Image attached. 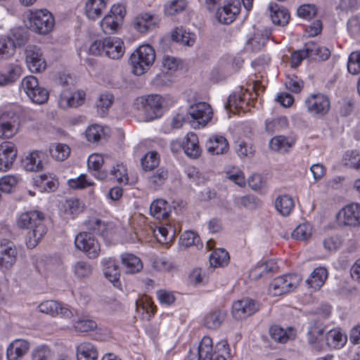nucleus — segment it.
I'll return each mask as SVG.
<instances>
[{"instance_id": "obj_38", "label": "nucleus", "mask_w": 360, "mask_h": 360, "mask_svg": "<svg viewBox=\"0 0 360 360\" xmlns=\"http://www.w3.org/2000/svg\"><path fill=\"white\" fill-rule=\"evenodd\" d=\"M103 274L111 283H116L120 278V270L115 260L112 258H105L102 260Z\"/></svg>"}, {"instance_id": "obj_49", "label": "nucleus", "mask_w": 360, "mask_h": 360, "mask_svg": "<svg viewBox=\"0 0 360 360\" xmlns=\"http://www.w3.org/2000/svg\"><path fill=\"white\" fill-rule=\"evenodd\" d=\"M162 67L167 73L173 74L181 68V60L176 57L166 55L162 58Z\"/></svg>"}, {"instance_id": "obj_31", "label": "nucleus", "mask_w": 360, "mask_h": 360, "mask_svg": "<svg viewBox=\"0 0 360 360\" xmlns=\"http://www.w3.org/2000/svg\"><path fill=\"white\" fill-rule=\"evenodd\" d=\"M76 356L77 360H97L98 352L94 345L84 342L77 347Z\"/></svg>"}, {"instance_id": "obj_5", "label": "nucleus", "mask_w": 360, "mask_h": 360, "mask_svg": "<svg viewBox=\"0 0 360 360\" xmlns=\"http://www.w3.org/2000/svg\"><path fill=\"white\" fill-rule=\"evenodd\" d=\"M212 110L211 106L205 102H199L189 107L187 119L193 127H203L211 120Z\"/></svg>"}, {"instance_id": "obj_33", "label": "nucleus", "mask_w": 360, "mask_h": 360, "mask_svg": "<svg viewBox=\"0 0 360 360\" xmlns=\"http://www.w3.org/2000/svg\"><path fill=\"white\" fill-rule=\"evenodd\" d=\"M25 18L30 22H54L53 14L46 8L29 10L25 13Z\"/></svg>"}, {"instance_id": "obj_34", "label": "nucleus", "mask_w": 360, "mask_h": 360, "mask_svg": "<svg viewBox=\"0 0 360 360\" xmlns=\"http://www.w3.org/2000/svg\"><path fill=\"white\" fill-rule=\"evenodd\" d=\"M347 341V337L339 329H333L327 333L326 335V345L333 349H340L343 347Z\"/></svg>"}, {"instance_id": "obj_53", "label": "nucleus", "mask_w": 360, "mask_h": 360, "mask_svg": "<svg viewBox=\"0 0 360 360\" xmlns=\"http://www.w3.org/2000/svg\"><path fill=\"white\" fill-rule=\"evenodd\" d=\"M186 6V0H172L165 5L164 11L167 15H174L184 11Z\"/></svg>"}, {"instance_id": "obj_40", "label": "nucleus", "mask_w": 360, "mask_h": 360, "mask_svg": "<svg viewBox=\"0 0 360 360\" xmlns=\"http://www.w3.org/2000/svg\"><path fill=\"white\" fill-rule=\"evenodd\" d=\"M269 9L272 22H289L290 14L286 8L271 3Z\"/></svg>"}, {"instance_id": "obj_44", "label": "nucleus", "mask_w": 360, "mask_h": 360, "mask_svg": "<svg viewBox=\"0 0 360 360\" xmlns=\"http://www.w3.org/2000/svg\"><path fill=\"white\" fill-rule=\"evenodd\" d=\"M276 210L283 216H288L295 207V202L292 197L288 195L278 196L275 202Z\"/></svg>"}, {"instance_id": "obj_14", "label": "nucleus", "mask_w": 360, "mask_h": 360, "mask_svg": "<svg viewBox=\"0 0 360 360\" xmlns=\"http://www.w3.org/2000/svg\"><path fill=\"white\" fill-rule=\"evenodd\" d=\"M258 304L255 300L244 298L235 302L232 305V316L236 320H242L252 315L258 310Z\"/></svg>"}, {"instance_id": "obj_59", "label": "nucleus", "mask_w": 360, "mask_h": 360, "mask_svg": "<svg viewBox=\"0 0 360 360\" xmlns=\"http://www.w3.org/2000/svg\"><path fill=\"white\" fill-rule=\"evenodd\" d=\"M20 86L21 89L28 97L32 93L35 91L37 88H39L41 86L39 84L37 79L32 75L24 77L21 81Z\"/></svg>"}, {"instance_id": "obj_57", "label": "nucleus", "mask_w": 360, "mask_h": 360, "mask_svg": "<svg viewBox=\"0 0 360 360\" xmlns=\"http://www.w3.org/2000/svg\"><path fill=\"white\" fill-rule=\"evenodd\" d=\"M159 157L156 152L150 151L141 159V165L145 171H150L159 165Z\"/></svg>"}, {"instance_id": "obj_15", "label": "nucleus", "mask_w": 360, "mask_h": 360, "mask_svg": "<svg viewBox=\"0 0 360 360\" xmlns=\"http://www.w3.org/2000/svg\"><path fill=\"white\" fill-rule=\"evenodd\" d=\"M17 157V149L12 142H4L0 145V172L11 169Z\"/></svg>"}, {"instance_id": "obj_1", "label": "nucleus", "mask_w": 360, "mask_h": 360, "mask_svg": "<svg viewBox=\"0 0 360 360\" xmlns=\"http://www.w3.org/2000/svg\"><path fill=\"white\" fill-rule=\"evenodd\" d=\"M18 225L26 229V245L28 248H35L46 233L44 224V215L42 212L33 210L22 213L18 219Z\"/></svg>"}, {"instance_id": "obj_22", "label": "nucleus", "mask_w": 360, "mask_h": 360, "mask_svg": "<svg viewBox=\"0 0 360 360\" xmlns=\"http://www.w3.org/2000/svg\"><path fill=\"white\" fill-rule=\"evenodd\" d=\"M108 0H88L85 5V14L88 20L96 21L100 19L105 9Z\"/></svg>"}, {"instance_id": "obj_51", "label": "nucleus", "mask_w": 360, "mask_h": 360, "mask_svg": "<svg viewBox=\"0 0 360 360\" xmlns=\"http://www.w3.org/2000/svg\"><path fill=\"white\" fill-rule=\"evenodd\" d=\"M16 48L9 37H0V56L8 59L15 55Z\"/></svg>"}, {"instance_id": "obj_2", "label": "nucleus", "mask_w": 360, "mask_h": 360, "mask_svg": "<svg viewBox=\"0 0 360 360\" xmlns=\"http://www.w3.org/2000/svg\"><path fill=\"white\" fill-rule=\"evenodd\" d=\"M217 351L212 352V340L210 337H204L200 341L198 350L190 352L188 360H226L229 356V345L226 340L219 341Z\"/></svg>"}, {"instance_id": "obj_37", "label": "nucleus", "mask_w": 360, "mask_h": 360, "mask_svg": "<svg viewBox=\"0 0 360 360\" xmlns=\"http://www.w3.org/2000/svg\"><path fill=\"white\" fill-rule=\"evenodd\" d=\"M276 267V264L273 260L259 262L250 270V276L252 279H259L262 277L273 272Z\"/></svg>"}, {"instance_id": "obj_60", "label": "nucleus", "mask_w": 360, "mask_h": 360, "mask_svg": "<svg viewBox=\"0 0 360 360\" xmlns=\"http://www.w3.org/2000/svg\"><path fill=\"white\" fill-rule=\"evenodd\" d=\"M348 72L352 75L360 73V51L351 53L347 61Z\"/></svg>"}, {"instance_id": "obj_20", "label": "nucleus", "mask_w": 360, "mask_h": 360, "mask_svg": "<svg viewBox=\"0 0 360 360\" xmlns=\"http://www.w3.org/2000/svg\"><path fill=\"white\" fill-rule=\"evenodd\" d=\"M18 251L11 242L0 243V266L8 269L13 266L17 258Z\"/></svg>"}, {"instance_id": "obj_6", "label": "nucleus", "mask_w": 360, "mask_h": 360, "mask_svg": "<svg viewBox=\"0 0 360 360\" xmlns=\"http://www.w3.org/2000/svg\"><path fill=\"white\" fill-rule=\"evenodd\" d=\"M298 274H287L276 278L269 288V292L273 296H280L293 291L301 282Z\"/></svg>"}, {"instance_id": "obj_63", "label": "nucleus", "mask_w": 360, "mask_h": 360, "mask_svg": "<svg viewBox=\"0 0 360 360\" xmlns=\"http://www.w3.org/2000/svg\"><path fill=\"white\" fill-rule=\"evenodd\" d=\"M344 165L348 167L360 169V154L356 151H348L343 159Z\"/></svg>"}, {"instance_id": "obj_13", "label": "nucleus", "mask_w": 360, "mask_h": 360, "mask_svg": "<svg viewBox=\"0 0 360 360\" xmlns=\"http://www.w3.org/2000/svg\"><path fill=\"white\" fill-rule=\"evenodd\" d=\"M253 37L248 39L245 49L247 51L257 52L260 51L264 46L265 41L271 34L270 29H268L264 24H255Z\"/></svg>"}, {"instance_id": "obj_9", "label": "nucleus", "mask_w": 360, "mask_h": 360, "mask_svg": "<svg viewBox=\"0 0 360 360\" xmlns=\"http://www.w3.org/2000/svg\"><path fill=\"white\" fill-rule=\"evenodd\" d=\"M20 119L13 110H8L0 115V138L10 139L18 131Z\"/></svg>"}, {"instance_id": "obj_18", "label": "nucleus", "mask_w": 360, "mask_h": 360, "mask_svg": "<svg viewBox=\"0 0 360 360\" xmlns=\"http://www.w3.org/2000/svg\"><path fill=\"white\" fill-rule=\"evenodd\" d=\"M104 56L112 60L120 59L124 52L125 48L123 41L117 37H107L105 39Z\"/></svg>"}, {"instance_id": "obj_42", "label": "nucleus", "mask_w": 360, "mask_h": 360, "mask_svg": "<svg viewBox=\"0 0 360 360\" xmlns=\"http://www.w3.org/2000/svg\"><path fill=\"white\" fill-rule=\"evenodd\" d=\"M210 265L214 268L224 267L229 262V255L223 248H218L214 250L209 257Z\"/></svg>"}, {"instance_id": "obj_26", "label": "nucleus", "mask_w": 360, "mask_h": 360, "mask_svg": "<svg viewBox=\"0 0 360 360\" xmlns=\"http://www.w3.org/2000/svg\"><path fill=\"white\" fill-rule=\"evenodd\" d=\"M45 158L44 153L33 151L30 153L22 161L23 167L26 171L38 172L43 168L42 161Z\"/></svg>"}, {"instance_id": "obj_55", "label": "nucleus", "mask_w": 360, "mask_h": 360, "mask_svg": "<svg viewBox=\"0 0 360 360\" xmlns=\"http://www.w3.org/2000/svg\"><path fill=\"white\" fill-rule=\"evenodd\" d=\"M86 226L89 230L105 236L108 232V225L98 219H91L86 222Z\"/></svg>"}, {"instance_id": "obj_43", "label": "nucleus", "mask_w": 360, "mask_h": 360, "mask_svg": "<svg viewBox=\"0 0 360 360\" xmlns=\"http://www.w3.org/2000/svg\"><path fill=\"white\" fill-rule=\"evenodd\" d=\"M171 37L173 41L188 46H193L195 41V35L187 32L183 27H177L172 32Z\"/></svg>"}, {"instance_id": "obj_16", "label": "nucleus", "mask_w": 360, "mask_h": 360, "mask_svg": "<svg viewBox=\"0 0 360 360\" xmlns=\"http://www.w3.org/2000/svg\"><path fill=\"white\" fill-rule=\"evenodd\" d=\"M240 11L238 0H226L225 5L217 11L219 22H233Z\"/></svg>"}, {"instance_id": "obj_29", "label": "nucleus", "mask_w": 360, "mask_h": 360, "mask_svg": "<svg viewBox=\"0 0 360 360\" xmlns=\"http://www.w3.org/2000/svg\"><path fill=\"white\" fill-rule=\"evenodd\" d=\"M121 262L127 274H136L143 269L141 259L133 254H122Z\"/></svg>"}, {"instance_id": "obj_27", "label": "nucleus", "mask_w": 360, "mask_h": 360, "mask_svg": "<svg viewBox=\"0 0 360 360\" xmlns=\"http://www.w3.org/2000/svg\"><path fill=\"white\" fill-rule=\"evenodd\" d=\"M9 38L15 47L20 48L25 46L29 39V27L25 25H19L11 30Z\"/></svg>"}, {"instance_id": "obj_50", "label": "nucleus", "mask_w": 360, "mask_h": 360, "mask_svg": "<svg viewBox=\"0 0 360 360\" xmlns=\"http://www.w3.org/2000/svg\"><path fill=\"white\" fill-rule=\"evenodd\" d=\"M52 158L57 161H64L70 154V148L65 143H56L50 149Z\"/></svg>"}, {"instance_id": "obj_35", "label": "nucleus", "mask_w": 360, "mask_h": 360, "mask_svg": "<svg viewBox=\"0 0 360 360\" xmlns=\"http://www.w3.org/2000/svg\"><path fill=\"white\" fill-rule=\"evenodd\" d=\"M295 144L291 137L282 135L273 137L269 141L270 148L274 151L287 153Z\"/></svg>"}, {"instance_id": "obj_58", "label": "nucleus", "mask_w": 360, "mask_h": 360, "mask_svg": "<svg viewBox=\"0 0 360 360\" xmlns=\"http://www.w3.org/2000/svg\"><path fill=\"white\" fill-rule=\"evenodd\" d=\"M20 180V176L15 174H8L0 179V190L8 193L15 187Z\"/></svg>"}, {"instance_id": "obj_62", "label": "nucleus", "mask_w": 360, "mask_h": 360, "mask_svg": "<svg viewBox=\"0 0 360 360\" xmlns=\"http://www.w3.org/2000/svg\"><path fill=\"white\" fill-rule=\"evenodd\" d=\"M97 324L94 321L85 318L78 319L73 321V327L79 332H88L94 330Z\"/></svg>"}, {"instance_id": "obj_56", "label": "nucleus", "mask_w": 360, "mask_h": 360, "mask_svg": "<svg viewBox=\"0 0 360 360\" xmlns=\"http://www.w3.org/2000/svg\"><path fill=\"white\" fill-rule=\"evenodd\" d=\"M66 214L74 218L82 211L83 207L78 199L67 200L63 205Z\"/></svg>"}, {"instance_id": "obj_48", "label": "nucleus", "mask_w": 360, "mask_h": 360, "mask_svg": "<svg viewBox=\"0 0 360 360\" xmlns=\"http://www.w3.org/2000/svg\"><path fill=\"white\" fill-rule=\"evenodd\" d=\"M114 101L115 97L112 94L108 91L101 93L96 101V107L99 113L102 115H105L112 106Z\"/></svg>"}, {"instance_id": "obj_7", "label": "nucleus", "mask_w": 360, "mask_h": 360, "mask_svg": "<svg viewBox=\"0 0 360 360\" xmlns=\"http://www.w3.org/2000/svg\"><path fill=\"white\" fill-rule=\"evenodd\" d=\"M307 112L314 117L321 118L330 109L329 98L323 94H311L304 101Z\"/></svg>"}, {"instance_id": "obj_8", "label": "nucleus", "mask_w": 360, "mask_h": 360, "mask_svg": "<svg viewBox=\"0 0 360 360\" xmlns=\"http://www.w3.org/2000/svg\"><path fill=\"white\" fill-rule=\"evenodd\" d=\"M75 245L77 249L84 252L91 259L96 258L101 252L100 244L89 232L78 233L75 238Z\"/></svg>"}, {"instance_id": "obj_30", "label": "nucleus", "mask_w": 360, "mask_h": 360, "mask_svg": "<svg viewBox=\"0 0 360 360\" xmlns=\"http://www.w3.org/2000/svg\"><path fill=\"white\" fill-rule=\"evenodd\" d=\"M34 185L41 192L54 191L58 185V181L55 176L51 174H40L34 179Z\"/></svg>"}, {"instance_id": "obj_64", "label": "nucleus", "mask_w": 360, "mask_h": 360, "mask_svg": "<svg viewBox=\"0 0 360 360\" xmlns=\"http://www.w3.org/2000/svg\"><path fill=\"white\" fill-rule=\"evenodd\" d=\"M29 98L32 103L41 105L48 101L49 92L45 88L40 86L39 88H37L35 91L29 96Z\"/></svg>"}, {"instance_id": "obj_17", "label": "nucleus", "mask_w": 360, "mask_h": 360, "mask_svg": "<svg viewBox=\"0 0 360 360\" xmlns=\"http://www.w3.org/2000/svg\"><path fill=\"white\" fill-rule=\"evenodd\" d=\"M85 94L82 91L72 92L65 89L61 92L58 99V106L62 109L76 108L82 104Z\"/></svg>"}, {"instance_id": "obj_23", "label": "nucleus", "mask_w": 360, "mask_h": 360, "mask_svg": "<svg viewBox=\"0 0 360 360\" xmlns=\"http://www.w3.org/2000/svg\"><path fill=\"white\" fill-rule=\"evenodd\" d=\"M225 310L216 309L208 312L204 317L203 325L210 330L219 328L226 317Z\"/></svg>"}, {"instance_id": "obj_46", "label": "nucleus", "mask_w": 360, "mask_h": 360, "mask_svg": "<svg viewBox=\"0 0 360 360\" xmlns=\"http://www.w3.org/2000/svg\"><path fill=\"white\" fill-rule=\"evenodd\" d=\"M288 121L286 117L281 116L276 118L266 120L265 129L268 133L273 134L287 129Z\"/></svg>"}, {"instance_id": "obj_36", "label": "nucleus", "mask_w": 360, "mask_h": 360, "mask_svg": "<svg viewBox=\"0 0 360 360\" xmlns=\"http://www.w3.org/2000/svg\"><path fill=\"white\" fill-rule=\"evenodd\" d=\"M328 277V271L324 267H317L310 274V276L307 279L306 283L307 285L314 290L319 289L325 283Z\"/></svg>"}, {"instance_id": "obj_19", "label": "nucleus", "mask_w": 360, "mask_h": 360, "mask_svg": "<svg viewBox=\"0 0 360 360\" xmlns=\"http://www.w3.org/2000/svg\"><path fill=\"white\" fill-rule=\"evenodd\" d=\"M30 342L24 339H15L11 342L6 349L8 360H20L29 351Z\"/></svg>"}, {"instance_id": "obj_3", "label": "nucleus", "mask_w": 360, "mask_h": 360, "mask_svg": "<svg viewBox=\"0 0 360 360\" xmlns=\"http://www.w3.org/2000/svg\"><path fill=\"white\" fill-rule=\"evenodd\" d=\"M155 60V49L149 44L139 46L129 58L131 72L134 75L141 76L148 72Z\"/></svg>"}, {"instance_id": "obj_25", "label": "nucleus", "mask_w": 360, "mask_h": 360, "mask_svg": "<svg viewBox=\"0 0 360 360\" xmlns=\"http://www.w3.org/2000/svg\"><path fill=\"white\" fill-rule=\"evenodd\" d=\"M172 211L171 205L164 199L154 200L150 206V214L157 219L168 218Z\"/></svg>"}, {"instance_id": "obj_24", "label": "nucleus", "mask_w": 360, "mask_h": 360, "mask_svg": "<svg viewBox=\"0 0 360 360\" xmlns=\"http://www.w3.org/2000/svg\"><path fill=\"white\" fill-rule=\"evenodd\" d=\"M182 147L186 155L191 158H198L201 154L198 138L194 133L190 132L186 135Z\"/></svg>"}, {"instance_id": "obj_39", "label": "nucleus", "mask_w": 360, "mask_h": 360, "mask_svg": "<svg viewBox=\"0 0 360 360\" xmlns=\"http://www.w3.org/2000/svg\"><path fill=\"white\" fill-rule=\"evenodd\" d=\"M103 163V157L97 153L89 155L87 160L89 169L95 171L96 173L94 174V176L99 180H104L108 178V174L105 172L99 171Z\"/></svg>"}, {"instance_id": "obj_4", "label": "nucleus", "mask_w": 360, "mask_h": 360, "mask_svg": "<svg viewBox=\"0 0 360 360\" xmlns=\"http://www.w3.org/2000/svg\"><path fill=\"white\" fill-rule=\"evenodd\" d=\"M162 105V98L157 94L147 97L141 96L134 101V107L145 115L147 121L153 120L160 116Z\"/></svg>"}, {"instance_id": "obj_10", "label": "nucleus", "mask_w": 360, "mask_h": 360, "mask_svg": "<svg viewBox=\"0 0 360 360\" xmlns=\"http://www.w3.org/2000/svg\"><path fill=\"white\" fill-rule=\"evenodd\" d=\"M25 62L32 72H41L46 67V63L41 49L34 45H29L26 47Z\"/></svg>"}, {"instance_id": "obj_47", "label": "nucleus", "mask_w": 360, "mask_h": 360, "mask_svg": "<svg viewBox=\"0 0 360 360\" xmlns=\"http://www.w3.org/2000/svg\"><path fill=\"white\" fill-rule=\"evenodd\" d=\"M109 179L116 181L119 184H127L129 181L127 169L124 165L118 163L114 165L110 173Z\"/></svg>"}, {"instance_id": "obj_11", "label": "nucleus", "mask_w": 360, "mask_h": 360, "mask_svg": "<svg viewBox=\"0 0 360 360\" xmlns=\"http://www.w3.org/2000/svg\"><path fill=\"white\" fill-rule=\"evenodd\" d=\"M37 309L39 312L52 317L60 316L61 318L69 319L72 316V312L67 305L56 300L44 301L37 306Z\"/></svg>"}, {"instance_id": "obj_32", "label": "nucleus", "mask_w": 360, "mask_h": 360, "mask_svg": "<svg viewBox=\"0 0 360 360\" xmlns=\"http://www.w3.org/2000/svg\"><path fill=\"white\" fill-rule=\"evenodd\" d=\"M325 325L321 321H312L309 322L308 326V341L311 345L320 343L323 339V332Z\"/></svg>"}, {"instance_id": "obj_41", "label": "nucleus", "mask_w": 360, "mask_h": 360, "mask_svg": "<svg viewBox=\"0 0 360 360\" xmlns=\"http://www.w3.org/2000/svg\"><path fill=\"white\" fill-rule=\"evenodd\" d=\"M126 8L121 4H113L101 22H119L123 21L126 15Z\"/></svg>"}, {"instance_id": "obj_54", "label": "nucleus", "mask_w": 360, "mask_h": 360, "mask_svg": "<svg viewBox=\"0 0 360 360\" xmlns=\"http://www.w3.org/2000/svg\"><path fill=\"white\" fill-rule=\"evenodd\" d=\"M317 7L313 4H307L300 6L297 9V15L304 20H311L316 15Z\"/></svg>"}, {"instance_id": "obj_21", "label": "nucleus", "mask_w": 360, "mask_h": 360, "mask_svg": "<svg viewBox=\"0 0 360 360\" xmlns=\"http://www.w3.org/2000/svg\"><path fill=\"white\" fill-rule=\"evenodd\" d=\"M229 143L225 137L220 135H213L206 143V148L212 155H221L229 150Z\"/></svg>"}, {"instance_id": "obj_61", "label": "nucleus", "mask_w": 360, "mask_h": 360, "mask_svg": "<svg viewBox=\"0 0 360 360\" xmlns=\"http://www.w3.org/2000/svg\"><path fill=\"white\" fill-rule=\"evenodd\" d=\"M85 134L89 142H97L104 134L103 128L98 124H92L86 129Z\"/></svg>"}, {"instance_id": "obj_28", "label": "nucleus", "mask_w": 360, "mask_h": 360, "mask_svg": "<svg viewBox=\"0 0 360 360\" xmlns=\"http://www.w3.org/2000/svg\"><path fill=\"white\" fill-rule=\"evenodd\" d=\"M307 58L312 60H324L330 55V51L326 47H321L313 41L305 44L304 48Z\"/></svg>"}, {"instance_id": "obj_12", "label": "nucleus", "mask_w": 360, "mask_h": 360, "mask_svg": "<svg viewBox=\"0 0 360 360\" xmlns=\"http://www.w3.org/2000/svg\"><path fill=\"white\" fill-rule=\"evenodd\" d=\"M338 221L343 226H360V204L352 203L341 209L338 215Z\"/></svg>"}, {"instance_id": "obj_52", "label": "nucleus", "mask_w": 360, "mask_h": 360, "mask_svg": "<svg viewBox=\"0 0 360 360\" xmlns=\"http://www.w3.org/2000/svg\"><path fill=\"white\" fill-rule=\"evenodd\" d=\"M312 226L309 223H303L298 225L292 232V237L296 240H305L311 237Z\"/></svg>"}, {"instance_id": "obj_45", "label": "nucleus", "mask_w": 360, "mask_h": 360, "mask_svg": "<svg viewBox=\"0 0 360 360\" xmlns=\"http://www.w3.org/2000/svg\"><path fill=\"white\" fill-rule=\"evenodd\" d=\"M269 333L272 339L280 343H285L294 337L293 330L291 328L286 330L277 325L272 326L269 328Z\"/></svg>"}]
</instances>
